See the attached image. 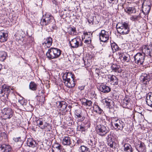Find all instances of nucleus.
<instances>
[{"label":"nucleus","instance_id":"1","mask_svg":"<svg viewBox=\"0 0 152 152\" xmlns=\"http://www.w3.org/2000/svg\"><path fill=\"white\" fill-rule=\"evenodd\" d=\"M40 23L42 26L49 25L52 28L54 29L55 28V21L54 18L47 13L43 15Z\"/></svg>","mask_w":152,"mask_h":152},{"label":"nucleus","instance_id":"2","mask_svg":"<svg viewBox=\"0 0 152 152\" xmlns=\"http://www.w3.org/2000/svg\"><path fill=\"white\" fill-rule=\"evenodd\" d=\"M116 27L118 32L121 34H126L130 31L129 26L127 22H119Z\"/></svg>","mask_w":152,"mask_h":152},{"label":"nucleus","instance_id":"3","mask_svg":"<svg viewBox=\"0 0 152 152\" xmlns=\"http://www.w3.org/2000/svg\"><path fill=\"white\" fill-rule=\"evenodd\" d=\"M61 52L60 50L58 48H51L48 50L46 55L49 59H54L59 57L61 55Z\"/></svg>","mask_w":152,"mask_h":152},{"label":"nucleus","instance_id":"4","mask_svg":"<svg viewBox=\"0 0 152 152\" xmlns=\"http://www.w3.org/2000/svg\"><path fill=\"white\" fill-rule=\"evenodd\" d=\"M112 125L115 129L122 130L125 126L124 122L116 117H112L111 118Z\"/></svg>","mask_w":152,"mask_h":152},{"label":"nucleus","instance_id":"5","mask_svg":"<svg viewBox=\"0 0 152 152\" xmlns=\"http://www.w3.org/2000/svg\"><path fill=\"white\" fill-rule=\"evenodd\" d=\"M70 46L72 48H77L82 45V40L80 37H77L72 39H68Z\"/></svg>","mask_w":152,"mask_h":152},{"label":"nucleus","instance_id":"6","mask_svg":"<svg viewBox=\"0 0 152 152\" xmlns=\"http://www.w3.org/2000/svg\"><path fill=\"white\" fill-rule=\"evenodd\" d=\"M151 6L149 0H145L142 4V11L144 15H148L150 11Z\"/></svg>","mask_w":152,"mask_h":152},{"label":"nucleus","instance_id":"7","mask_svg":"<svg viewBox=\"0 0 152 152\" xmlns=\"http://www.w3.org/2000/svg\"><path fill=\"white\" fill-rule=\"evenodd\" d=\"M1 113L2 114L1 116L3 117L4 119H9L13 115V111L12 110L8 107L2 109Z\"/></svg>","mask_w":152,"mask_h":152},{"label":"nucleus","instance_id":"8","mask_svg":"<svg viewBox=\"0 0 152 152\" xmlns=\"http://www.w3.org/2000/svg\"><path fill=\"white\" fill-rule=\"evenodd\" d=\"M134 58L135 63L138 65H141L144 62L145 56L144 54L138 53L134 56Z\"/></svg>","mask_w":152,"mask_h":152},{"label":"nucleus","instance_id":"9","mask_svg":"<svg viewBox=\"0 0 152 152\" xmlns=\"http://www.w3.org/2000/svg\"><path fill=\"white\" fill-rule=\"evenodd\" d=\"M96 131L97 134L102 136H104L108 132L106 127L101 124L97 125L96 127Z\"/></svg>","mask_w":152,"mask_h":152},{"label":"nucleus","instance_id":"10","mask_svg":"<svg viewBox=\"0 0 152 152\" xmlns=\"http://www.w3.org/2000/svg\"><path fill=\"white\" fill-rule=\"evenodd\" d=\"M57 104H58V107L60 108L59 113L60 115H65L67 110L66 109L67 106V104L64 101L58 102Z\"/></svg>","mask_w":152,"mask_h":152},{"label":"nucleus","instance_id":"11","mask_svg":"<svg viewBox=\"0 0 152 152\" xmlns=\"http://www.w3.org/2000/svg\"><path fill=\"white\" fill-rule=\"evenodd\" d=\"M37 125L42 129H44L47 128L48 131H50L52 129V127L51 125L46 122L44 123L43 120L41 119H39L37 121Z\"/></svg>","mask_w":152,"mask_h":152},{"label":"nucleus","instance_id":"12","mask_svg":"<svg viewBox=\"0 0 152 152\" xmlns=\"http://www.w3.org/2000/svg\"><path fill=\"white\" fill-rule=\"evenodd\" d=\"M99 39L101 42H106L109 38L108 32L102 30L99 33Z\"/></svg>","mask_w":152,"mask_h":152},{"label":"nucleus","instance_id":"13","mask_svg":"<svg viewBox=\"0 0 152 152\" xmlns=\"http://www.w3.org/2000/svg\"><path fill=\"white\" fill-rule=\"evenodd\" d=\"M150 76L146 73H142L141 75L140 81L144 84L146 85L150 80Z\"/></svg>","mask_w":152,"mask_h":152},{"label":"nucleus","instance_id":"14","mask_svg":"<svg viewBox=\"0 0 152 152\" xmlns=\"http://www.w3.org/2000/svg\"><path fill=\"white\" fill-rule=\"evenodd\" d=\"M122 104L124 107H128L130 105V99L128 96H126L122 102Z\"/></svg>","mask_w":152,"mask_h":152},{"label":"nucleus","instance_id":"15","mask_svg":"<svg viewBox=\"0 0 152 152\" xmlns=\"http://www.w3.org/2000/svg\"><path fill=\"white\" fill-rule=\"evenodd\" d=\"M11 150V147L9 145L3 144L0 145V152H9Z\"/></svg>","mask_w":152,"mask_h":152},{"label":"nucleus","instance_id":"16","mask_svg":"<svg viewBox=\"0 0 152 152\" xmlns=\"http://www.w3.org/2000/svg\"><path fill=\"white\" fill-rule=\"evenodd\" d=\"M8 34L4 30H0V42H4L7 40Z\"/></svg>","mask_w":152,"mask_h":152},{"label":"nucleus","instance_id":"17","mask_svg":"<svg viewBox=\"0 0 152 152\" xmlns=\"http://www.w3.org/2000/svg\"><path fill=\"white\" fill-rule=\"evenodd\" d=\"M65 85L69 88H72L74 87L75 84L74 79H71L70 80H66L64 81Z\"/></svg>","mask_w":152,"mask_h":152},{"label":"nucleus","instance_id":"18","mask_svg":"<svg viewBox=\"0 0 152 152\" xmlns=\"http://www.w3.org/2000/svg\"><path fill=\"white\" fill-rule=\"evenodd\" d=\"M112 72H114L117 74L121 72V69L120 65L113 64L111 67Z\"/></svg>","mask_w":152,"mask_h":152},{"label":"nucleus","instance_id":"19","mask_svg":"<svg viewBox=\"0 0 152 152\" xmlns=\"http://www.w3.org/2000/svg\"><path fill=\"white\" fill-rule=\"evenodd\" d=\"M99 90L102 92L107 93L110 91L111 88L106 85H101L99 87Z\"/></svg>","mask_w":152,"mask_h":152},{"label":"nucleus","instance_id":"20","mask_svg":"<svg viewBox=\"0 0 152 152\" xmlns=\"http://www.w3.org/2000/svg\"><path fill=\"white\" fill-rule=\"evenodd\" d=\"M52 152H61L62 146L57 143H55L53 146Z\"/></svg>","mask_w":152,"mask_h":152},{"label":"nucleus","instance_id":"21","mask_svg":"<svg viewBox=\"0 0 152 152\" xmlns=\"http://www.w3.org/2000/svg\"><path fill=\"white\" fill-rule=\"evenodd\" d=\"M113 136L111 134H109L106 137L108 145L111 148H113Z\"/></svg>","mask_w":152,"mask_h":152},{"label":"nucleus","instance_id":"22","mask_svg":"<svg viewBox=\"0 0 152 152\" xmlns=\"http://www.w3.org/2000/svg\"><path fill=\"white\" fill-rule=\"evenodd\" d=\"M63 81L66 80H70L71 79H74L73 77V75L70 72L66 73L64 74L63 76Z\"/></svg>","mask_w":152,"mask_h":152},{"label":"nucleus","instance_id":"23","mask_svg":"<svg viewBox=\"0 0 152 152\" xmlns=\"http://www.w3.org/2000/svg\"><path fill=\"white\" fill-rule=\"evenodd\" d=\"M146 102L148 105L152 107V93H148L146 96Z\"/></svg>","mask_w":152,"mask_h":152},{"label":"nucleus","instance_id":"24","mask_svg":"<svg viewBox=\"0 0 152 152\" xmlns=\"http://www.w3.org/2000/svg\"><path fill=\"white\" fill-rule=\"evenodd\" d=\"M62 143L64 145H70L71 144L70 137L69 136L64 137L62 140Z\"/></svg>","mask_w":152,"mask_h":152},{"label":"nucleus","instance_id":"25","mask_svg":"<svg viewBox=\"0 0 152 152\" xmlns=\"http://www.w3.org/2000/svg\"><path fill=\"white\" fill-rule=\"evenodd\" d=\"M137 149L138 152H146V147L144 143L140 141L139 147Z\"/></svg>","mask_w":152,"mask_h":152},{"label":"nucleus","instance_id":"26","mask_svg":"<svg viewBox=\"0 0 152 152\" xmlns=\"http://www.w3.org/2000/svg\"><path fill=\"white\" fill-rule=\"evenodd\" d=\"M110 79V83L111 84L115 85L118 84V80L115 76L112 75L111 76Z\"/></svg>","mask_w":152,"mask_h":152},{"label":"nucleus","instance_id":"27","mask_svg":"<svg viewBox=\"0 0 152 152\" xmlns=\"http://www.w3.org/2000/svg\"><path fill=\"white\" fill-rule=\"evenodd\" d=\"M125 12L128 14H131L133 13H135L136 10L134 7H131L128 6L124 8Z\"/></svg>","mask_w":152,"mask_h":152},{"label":"nucleus","instance_id":"28","mask_svg":"<svg viewBox=\"0 0 152 152\" xmlns=\"http://www.w3.org/2000/svg\"><path fill=\"white\" fill-rule=\"evenodd\" d=\"M52 42V39L50 37H48L46 38L45 41L43 43V44H45L48 48H50Z\"/></svg>","mask_w":152,"mask_h":152},{"label":"nucleus","instance_id":"29","mask_svg":"<svg viewBox=\"0 0 152 152\" xmlns=\"http://www.w3.org/2000/svg\"><path fill=\"white\" fill-rule=\"evenodd\" d=\"M82 105L90 107L92 105V102L91 100H88L85 98L82 99L81 102Z\"/></svg>","mask_w":152,"mask_h":152},{"label":"nucleus","instance_id":"30","mask_svg":"<svg viewBox=\"0 0 152 152\" xmlns=\"http://www.w3.org/2000/svg\"><path fill=\"white\" fill-rule=\"evenodd\" d=\"M3 91L4 92V94L6 95L8 98L9 94L10 91V88L9 87L6 85H3L2 86Z\"/></svg>","mask_w":152,"mask_h":152},{"label":"nucleus","instance_id":"31","mask_svg":"<svg viewBox=\"0 0 152 152\" xmlns=\"http://www.w3.org/2000/svg\"><path fill=\"white\" fill-rule=\"evenodd\" d=\"M27 145L29 147H34L36 145V143L35 141L32 139H28L27 141Z\"/></svg>","mask_w":152,"mask_h":152},{"label":"nucleus","instance_id":"32","mask_svg":"<svg viewBox=\"0 0 152 152\" xmlns=\"http://www.w3.org/2000/svg\"><path fill=\"white\" fill-rule=\"evenodd\" d=\"M68 32L69 34L72 35H76L77 34L76 28L74 27L69 28Z\"/></svg>","mask_w":152,"mask_h":152},{"label":"nucleus","instance_id":"33","mask_svg":"<svg viewBox=\"0 0 152 152\" xmlns=\"http://www.w3.org/2000/svg\"><path fill=\"white\" fill-rule=\"evenodd\" d=\"M124 151L127 152H132L133 150L131 145L127 143H126L124 145Z\"/></svg>","mask_w":152,"mask_h":152},{"label":"nucleus","instance_id":"34","mask_svg":"<svg viewBox=\"0 0 152 152\" xmlns=\"http://www.w3.org/2000/svg\"><path fill=\"white\" fill-rule=\"evenodd\" d=\"M7 56V53L4 51H0V61H4Z\"/></svg>","mask_w":152,"mask_h":152},{"label":"nucleus","instance_id":"35","mask_svg":"<svg viewBox=\"0 0 152 152\" xmlns=\"http://www.w3.org/2000/svg\"><path fill=\"white\" fill-rule=\"evenodd\" d=\"M143 15L142 13H140L138 15L133 16L130 17V19L132 21H137L140 18L142 17Z\"/></svg>","mask_w":152,"mask_h":152},{"label":"nucleus","instance_id":"36","mask_svg":"<svg viewBox=\"0 0 152 152\" xmlns=\"http://www.w3.org/2000/svg\"><path fill=\"white\" fill-rule=\"evenodd\" d=\"M111 45L113 53L118 50L119 47L115 43H112L111 44Z\"/></svg>","mask_w":152,"mask_h":152},{"label":"nucleus","instance_id":"37","mask_svg":"<svg viewBox=\"0 0 152 152\" xmlns=\"http://www.w3.org/2000/svg\"><path fill=\"white\" fill-rule=\"evenodd\" d=\"M37 85L34 82H31L29 84V88L32 91H35L37 89Z\"/></svg>","mask_w":152,"mask_h":152},{"label":"nucleus","instance_id":"38","mask_svg":"<svg viewBox=\"0 0 152 152\" xmlns=\"http://www.w3.org/2000/svg\"><path fill=\"white\" fill-rule=\"evenodd\" d=\"M76 118L78 119L79 121H82L85 119V117L81 113L79 114V115H77V117H76Z\"/></svg>","mask_w":152,"mask_h":152},{"label":"nucleus","instance_id":"39","mask_svg":"<svg viewBox=\"0 0 152 152\" xmlns=\"http://www.w3.org/2000/svg\"><path fill=\"white\" fill-rule=\"evenodd\" d=\"M81 152H90V150L88 148L84 146H81Z\"/></svg>","mask_w":152,"mask_h":152},{"label":"nucleus","instance_id":"40","mask_svg":"<svg viewBox=\"0 0 152 152\" xmlns=\"http://www.w3.org/2000/svg\"><path fill=\"white\" fill-rule=\"evenodd\" d=\"M103 100L104 101L107 106L108 107H110L111 106V103L113 102L111 100L108 99H104Z\"/></svg>","mask_w":152,"mask_h":152},{"label":"nucleus","instance_id":"41","mask_svg":"<svg viewBox=\"0 0 152 152\" xmlns=\"http://www.w3.org/2000/svg\"><path fill=\"white\" fill-rule=\"evenodd\" d=\"M77 128L78 130L81 132H84L86 130L85 128L82 124L78 126Z\"/></svg>","mask_w":152,"mask_h":152},{"label":"nucleus","instance_id":"42","mask_svg":"<svg viewBox=\"0 0 152 152\" xmlns=\"http://www.w3.org/2000/svg\"><path fill=\"white\" fill-rule=\"evenodd\" d=\"M96 107V109L94 111L96 113H98L99 114H101L102 111V110L100 108V107L98 105H95Z\"/></svg>","mask_w":152,"mask_h":152},{"label":"nucleus","instance_id":"43","mask_svg":"<svg viewBox=\"0 0 152 152\" xmlns=\"http://www.w3.org/2000/svg\"><path fill=\"white\" fill-rule=\"evenodd\" d=\"M123 58L124 60L126 62H128L129 61L130 57L128 54H127L126 56H124Z\"/></svg>","mask_w":152,"mask_h":152},{"label":"nucleus","instance_id":"44","mask_svg":"<svg viewBox=\"0 0 152 152\" xmlns=\"http://www.w3.org/2000/svg\"><path fill=\"white\" fill-rule=\"evenodd\" d=\"M18 102L22 105L24 106L26 104V102L23 99L19 100Z\"/></svg>","mask_w":152,"mask_h":152},{"label":"nucleus","instance_id":"45","mask_svg":"<svg viewBox=\"0 0 152 152\" xmlns=\"http://www.w3.org/2000/svg\"><path fill=\"white\" fill-rule=\"evenodd\" d=\"M19 34H17L15 35V36L17 40H21L22 39H23V37L22 36L20 35L19 36Z\"/></svg>","mask_w":152,"mask_h":152},{"label":"nucleus","instance_id":"46","mask_svg":"<svg viewBox=\"0 0 152 152\" xmlns=\"http://www.w3.org/2000/svg\"><path fill=\"white\" fill-rule=\"evenodd\" d=\"M110 3L116 4H117L118 0H108Z\"/></svg>","mask_w":152,"mask_h":152},{"label":"nucleus","instance_id":"47","mask_svg":"<svg viewBox=\"0 0 152 152\" xmlns=\"http://www.w3.org/2000/svg\"><path fill=\"white\" fill-rule=\"evenodd\" d=\"M83 34L85 35V38H86V39H87V38H88V37H90L89 36L90 34V32L88 33L87 32H86L84 33Z\"/></svg>","mask_w":152,"mask_h":152},{"label":"nucleus","instance_id":"48","mask_svg":"<svg viewBox=\"0 0 152 152\" xmlns=\"http://www.w3.org/2000/svg\"><path fill=\"white\" fill-rule=\"evenodd\" d=\"M89 39H86L85 40L84 42L87 44H89L91 42V37H88Z\"/></svg>","mask_w":152,"mask_h":152},{"label":"nucleus","instance_id":"49","mask_svg":"<svg viewBox=\"0 0 152 152\" xmlns=\"http://www.w3.org/2000/svg\"><path fill=\"white\" fill-rule=\"evenodd\" d=\"M144 52L148 55H150L151 54V51L148 48L146 50L144 51Z\"/></svg>","mask_w":152,"mask_h":152},{"label":"nucleus","instance_id":"50","mask_svg":"<svg viewBox=\"0 0 152 152\" xmlns=\"http://www.w3.org/2000/svg\"><path fill=\"white\" fill-rule=\"evenodd\" d=\"M45 100V97L41 95L39 96V101L40 102H44Z\"/></svg>","mask_w":152,"mask_h":152},{"label":"nucleus","instance_id":"51","mask_svg":"<svg viewBox=\"0 0 152 152\" xmlns=\"http://www.w3.org/2000/svg\"><path fill=\"white\" fill-rule=\"evenodd\" d=\"M13 140L15 142H18L21 140V137H14L13 138Z\"/></svg>","mask_w":152,"mask_h":152},{"label":"nucleus","instance_id":"52","mask_svg":"<svg viewBox=\"0 0 152 152\" xmlns=\"http://www.w3.org/2000/svg\"><path fill=\"white\" fill-rule=\"evenodd\" d=\"M148 48V45H144L143 46L142 48V50L143 52H144L145 50H146Z\"/></svg>","mask_w":152,"mask_h":152},{"label":"nucleus","instance_id":"53","mask_svg":"<svg viewBox=\"0 0 152 152\" xmlns=\"http://www.w3.org/2000/svg\"><path fill=\"white\" fill-rule=\"evenodd\" d=\"M0 96H5V95L4 94V92L3 91V89L1 90L0 92Z\"/></svg>","mask_w":152,"mask_h":152},{"label":"nucleus","instance_id":"54","mask_svg":"<svg viewBox=\"0 0 152 152\" xmlns=\"http://www.w3.org/2000/svg\"><path fill=\"white\" fill-rule=\"evenodd\" d=\"M83 61L84 62V64L85 65H86V64H87V65H88L87 66H88L89 65V64H88V63L87 62V61H85L83 59Z\"/></svg>","mask_w":152,"mask_h":152},{"label":"nucleus","instance_id":"55","mask_svg":"<svg viewBox=\"0 0 152 152\" xmlns=\"http://www.w3.org/2000/svg\"><path fill=\"white\" fill-rule=\"evenodd\" d=\"M84 87H85L84 86H79L78 87V88L79 89H80L81 90H83L84 89Z\"/></svg>","mask_w":152,"mask_h":152},{"label":"nucleus","instance_id":"56","mask_svg":"<svg viewBox=\"0 0 152 152\" xmlns=\"http://www.w3.org/2000/svg\"><path fill=\"white\" fill-rule=\"evenodd\" d=\"M90 141V142L91 143H90L89 144L92 146H94L95 145V143H94V144L93 143H92V141H91V140Z\"/></svg>","mask_w":152,"mask_h":152},{"label":"nucleus","instance_id":"57","mask_svg":"<svg viewBox=\"0 0 152 152\" xmlns=\"http://www.w3.org/2000/svg\"><path fill=\"white\" fill-rule=\"evenodd\" d=\"M72 118L71 117H69L68 118H67V120L68 121H69V120H72Z\"/></svg>","mask_w":152,"mask_h":152},{"label":"nucleus","instance_id":"58","mask_svg":"<svg viewBox=\"0 0 152 152\" xmlns=\"http://www.w3.org/2000/svg\"><path fill=\"white\" fill-rule=\"evenodd\" d=\"M79 114L80 113H75V115L76 117H77V115H79Z\"/></svg>","mask_w":152,"mask_h":152},{"label":"nucleus","instance_id":"59","mask_svg":"<svg viewBox=\"0 0 152 152\" xmlns=\"http://www.w3.org/2000/svg\"><path fill=\"white\" fill-rule=\"evenodd\" d=\"M2 68V66L1 64H0V71L1 69Z\"/></svg>","mask_w":152,"mask_h":152},{"label":"nucleus","instance_id":"60","mask_svg":"<svg viewBox=\"0 0 152 152\" xmlns=\"http://www.w3.org/2000/svg\"><path fill=\"white\" fill-rule=\"evenodd\" d=\"M64 11H66V9H64Z\"/></svg>","mask_w":152,"mask_h":152},{"label":"nucleus","instance_id":"61","mask_svg":"<svg viewBox=\"0 0 152 152\" xmlns=\"http://www.w3.org/2000/svg\"><path fill=\"white\" fill-rule=\"evenodd\" d=\"M71 107V106H69L68 107Z\"/></svg>","mask_w":152,"mask_h":152},{"label":"nucleus","instance_id":"62","mask_svg":"<svg viewBox=\"0 0 152 152\" xmlns=\"http://www.w3.org/2000/svg\"><path fill=\"white\" fill-rule=\"evenodd\" d=\"M121 56H120V57H119L120 58Z\"/></svg>","mask_w":152,"mask_h":152},{"label":"nucleus","instance_id":"63","mask_svg":"<svg viewBox=\"0 0 152 152\" xmlns=\"http://www.w3.org/2000/svg\"><path fill=\"white\" fill-rule=\"evenodd\" d=\"M1 116L0 115V117H1Z\"/></svg>","mask_w":152,"mask_h":152},{"label":"nucleus","instance_id":"64","mask_svg":"<svg viewBox=\"0 0 152 152\" xmlns=\"http://www.w3.org/2000/svg\"><path fill=\"white\" fill-rule=\"evenodd\" d=\"M87 39H89V38H87Z\"/></svg>","mask_w":152,"mask_h":152}]
</instances>
